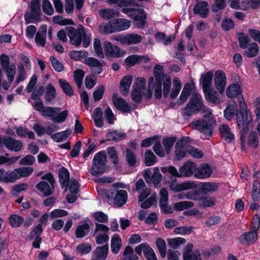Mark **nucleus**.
I'll use <instances>...</instances> for the list:
<instances>
[{
    "label": "nucleus",
    "mask_w": 260,
    "mask_h": 260,
    "mask_svg": "<svg viewBox=\"0 0 260 260\" xmlns=\"http://www.w3.org/2000/svg\"><path fill=\"white\" fill-rule=\"evenodd\" d=\"M153 171V173L150 180V183H152L154 187L157 188L162 180V175L159 172V169L157 167H154Z\"/></svg>",
    "instance_id": "nucleus-41"
},
{
    "label": "nucleus",
    "mask_w": 260,
    "mask_h": 260,
    "mask_svg": "<svg viewBox=\"0 0 260 260\" xmlns=\"http://www.w3.org/2000/svg\"><path fill=\"white\" fill-rule=\"evenodd\" d=\"M89 231L90 226L88 223L80 224L75 230L76 237L78 239L82 238L88 234Z\"/></svg>",
    "instance_id": "nucleus-36"
},
{
    "label": "nucleus",
    "mask_w": 260,
    "mask_h": 260,
    "mask_svg": "<svg viewBox=\"0 0 260 260\" xmlns=\"http://www.w3.org/2000/svg\"><path fill=\"white\" fill-rule=\"evenodd\" d=\"M160 170L161 172L164 174L168 173L173 177L180 178V175L179 174L180 171L179 170V171H178L177 169L173 166H170L168 167H162L161 168Z\"/></svg>",
    "instance_id": "nucleus-58"
},
{
    "label": "nucleus",
    "mask_w": 260,
    "mask_h": 260,
    "mask_svg": "<svg viewBox=\"0 0 260 260\" xmlns=\"http://www.w3.org/2000/svg\"><path fill=\"white\" fill-rule=\"evenodd\" d=\"M40 0H31L29 3L30 13H26L24 16L26 24L34 23L41 20L42 12Z\"/></svg>",
    "instance_id": "nucleus-6"
},
{
    "label": "nucleus",
    "mask_w": 260,
    "mask_h": 260,
    "mask_svg": "<svg viewBox=\"0 0 260 260\" xmlns=\"http://www.w3.org/2000/svg\"><path fill=\"white\" fill-rule=\"evenodd\" d=\"M0 61L2 68L6 74L8 82L10 84H12L16 75V69L15 64L14 63L10 64L9 56L4 53L1 55Z\"/></svg>",
    "instance_id": "nucleus-8"
},
{
    "label": "nucleus",
    "mask_w": 260,
    "mask_h": 260,
    "mask_svg": "<svg viewBox=\"0 0 260 260\" xmlns=\"http://www.w3.org/2000/svg\"><path fill=\"white\" fill-rule=\"evenodd\" d=\"M3 142L6 148L10 151L18 152L22 148V143L21 141L15 140L9 136L5 137Z\"/></svg>",
    "instance_id": "nucleus-17"
},
{
    "label": "nucleus",
    "mask_w": 260,
    "mask_h": 260,
    "mask_svg": "<svg viewBox=\"0 0 260 260\" xmlns=\"http://www.w3.org/2000/svg\"><path fill=\"white\" fill-rule=\"evenodd\" d=\"M88 52L86 51L72 50L69 53L71 59L75 60H81L88 55Z\"/></svg>",
    "instance_id": "nucleus-51"
},
{
    "label": "nucleus",
    "mask_w": 260,
    "mask_h": 260,
    "mask_svg": "<svg viewBox=\"0 0 260 260\" xmlns=\"http://www.w3.org/2000/svg\"><path fill=\"white\" fill-rule=\"evenodd\" d=\"M106 136L107 141L117 142L125 138L126 134L124 132L118 133L116 130L108 129Z\"/></svg>",
    "instance_id": "nucleus-30"
},
{
    "label": "nucleus",
    "mask_w": 260,
    "mask_h": 260,
    "mask_svg": "<svg viewBox=\"0 0 260 260\" xmlns=\"http://www.w3.org/2000/svg\"><path fill=\"white\" fill-rule=\"evenodd\" d=\"M86 87L88 89L92 88L96 83V78L93 73L87 75L85 79Z\"/></svg>",
    "instance_id": "nucleus-62"
},
{
    "label": "nucleus",
    "mask_w": 260,
    "mask_h": 260,
    "mask_svg": "<svg viewBox=\"0 0 260 260\" xmlns=\"http://www.w3.org/2000/svg\"><path fill=\"white\" fill-rule=\"evenodd\" d=\"M242 91L243 88L241 83H234L228 86L226 94L228 98H233L241 95Z\"/></svg>",
    "instance_id": "nucleus-23"
},
{
    "label": "nucleus",
    "mask_w": 260,
    "mask_h": 260,
    "mask_svg": "<svg viewBox=\"0 0 260 260\" xmlns=\"http://www.w3.org/2000/svg\"><path fill=\"white\" fill-rule=\"evenodd\" d=\"M80 184L78 180L75 178H72L69 186V189L71 194L67 196L66 200L70 204L74 203L77 200L76 194L80 190Z\"/></svg>",
    "instance_id": "nucleus-12"
},
{
    "label": "nucleus",
    "mask_w": 260,
    "mask_h": 260,
    "mask_svg": "<svg viewBox=\"0 0 260 260\" xmlns=\"http://www.w3.org/2000/svg\"><path fill=\"white\" fill-rule=\"evenodd\" d=\"M140 58L139 55H131L125 58L124 62L127 68H131L140 63Z\"/></svg>",
    "instance_id": "nucleus-52"
},
{
    "label": "nucleus",
    "mask_w": 260,
    "mask_h": 260,
    "mask_svg": "<svg viewBox=\"0 0 260 260\" xmlns=\"http://www.w3.org/2000/svg\"><path fill=\"white\" fill-rule=\"evenodd\" d=\"M72 129L68 128L66 131L53 134L51 136V139L56 143L61 142L66 140L72 134Z\"/></svg>",
    "instance_id": "nucleus-37"
},
{
    "label": "nucleus",
    "mask_w": 260,
    "mask_h": 260,
    "mask_svg": "<svg viewBox=\"0 0 260 260\" xmlns=\"http://www.w3.org/2000/svg\"><path fill=\"white\" fill-rule=\"evenodd\" d=\"M47 26L46 24H42L40 30L36 35L35 42L38 46L44 47L46 43V34Z\"/></svg>",
    "instance_id": "nucleus-24"
},
{
    "label": "nucleus",
    "mask_w": 260,
    "mask_h": 260,
    "mask_svg": "<svg viewBox=\"0 0 260 260\" xmlns=\"http://www.w3.org/2000/svg\"><path fill=\"white\" fill-rule=\"evenodd\" d=\"M208 6V3L206 1L197 3L193 9L194 14H199L203 18H207L209 13Z\"/></svg>",
    "instance_id": "nucleus-19"
},
{
    "label": "nucleus",
    "mask_w": 260,
    "mask_h": 260,
    "mask_svg": "<svg viewBox=\"0 0 260 260\" xmlns=\"http://www.w3.org/2000/svg\"><path fill=\"white\" fill-rule=\"evenodd\" d=\"M205 100L210 103L217 105L220 103V100L218 97L217 91L212 88L204 90Z\"/></svg>",
    "instance_id": "nucleus-26"
},
{
    "label": "nucleus",
    "mask_w": 260,
    "mask_h": 260,
    "mask_svg": "<svg viewBox=\"0 0 260 260\" xmlns=\"http://www.w3.org/2000/svg\"><path fill=\"white\" fill-rule=\"evenodd\" d=\"M157 161V158L151 150H147L144 154V163L146 167L154 165Z\"/></svg>",
    "instance_id": "nucleus-39"
},
{
    "label": "nucleus",
    "mask_w": 260,
    "mask_h": 260,
    "mask_svg": "<svg viewBox=\"0 0 260 260\" xmlns=\"http://www.w3.org/2000/svg\"><path fill=\"white\" fill-rule=\"evenodd\" d=\"M122 246V240L118 234H115L111 238V248L112 252L114 254H117Z\"/></svg>",
    "instance_id": "nucleus-32"
},
{
    "label": "nucleus",
    "mask_w": 260,
    "mask_h": 260,
    "mask_svg": "<svg viewBox=\"0 0 260 260\" xmlns=\"http://www.w3.org/2000/svg\"><path fill=\"white\" fill-rule=\"evenodd\" d=\"M106 157L104 151H101L96 153L92 160L93 165L90 171V174L95 176H100L104 174L106 171V163L103 158Z\"/></svg>",
    "instance_id": "nucleus-5"
},
{
    "label": "nucleus",
    "mask_w": 260,
    "mask_h": 260,
    "mask_svg": "<svg viewBox=\"0 0 260 260\" xmlns=\"http://www.w3.org/2000/svg\"><path fill=\"white\" fill-rule=\"evenodd\" d=\"M100 15L105 20H111L114 16H118L119 12L115 9H104L100 11Z\"/></svg>",
    "instance_id": "nucleus-43"
},
{
    "label": "nucleus",
    "mask_w": 260,
    "mask_h": 260,
    "mask_svg": "<svg viewBox=\"0 0 260 260\" xmlns=\"http://www.w3.org/2000/svg\"><path fill=\"white\" fill-rule=\"evenodd\" d=\"M85 72L81 69H77L74 72V81L79 88L81 87Z\"/></svg>",
    "instance_id": "nucleus-55"
},
{
    "label": "nucleus",
    "mask_w": 260,
    "mask_h": 260,
    "mask_svg": "<svg viewBox=\"0 0 260 260\" xmlns=\"http://www.w3.org/2000/svg\"><path fill=\"white\" fill-rule=\"evenodd\" d=\"M193 205L194 204L192 202L182 201L175 203L173 205V209L176 211H183L192 207Z\"/></svg>",
    "instance_id": "nucleus-50"
},
{
    "label": "nucleus",
    "mask_w": 260,
    "mask_h": 260,
    "mask_svg": "<svg viewBox=\"0 0 260 260\" xmlns=\"http://www.w3.org/2000/svg\"><path fill=\"white\" fill-rule=\"evenodd\" d=\"M239 243L244 246H249L256 242L258 239L257 233L251 230L241 235L238 238Z\"/></svg>",
    "instance_id": "nucleus-11"
},
{
    "label": "nucleus",
    "mask_w": 260,
    "mask_h": 260,
    "mask_svg": "<svg viewBox=\"0 0 260 260\" xmlns=\"http://www.w3.org/2000/svg\"><path fill=\"white\" fill-rule=\"evenodd\" d=\"M248 144L250 147L254 149L257 148L258 146V140L257 134L255 132L252 131L249 133Z\"/></svg>",
    "instance_id": "nucleus-57"
},
{
    "label": "nucleus",
    "mask_w": 260,
    "mask_h": 260,
    "mask_svg": "<svg viewBox=\"0 0 260 260\" xmlns=\"http://www.w3.org/2000/svg\"><path fill=\"white\" fill-rule=\"evenodd\" d=\"M127 199V193L126 191L124 190H116L114 199V203L118 207H121L126 203Z\"/></svg>",
    "instance_id": "nucleus-28"
},
{
    "label": "nucleus",
    "mask_w": 260,
    "mask_h": 260,
    "mask_svg": "<svg viewBox=\"0 0 260 260\" xmlns=\"http://www.w3.org/2000/svg\"><path fill=\"white\" fill-rule=\"evenodd\" d=\"M77 251L82 255L89 253L92 250L91 245L88 243L79 244L76 248Z\"/></svg>",
    "instance_id": "nucleus-60"
},
{
    "label": "nucleus",
    "mask_w": 260,
    "mask_h": 260,
    "mask_svg": "<svg viewBox=\"0 0 260 260\" xmlns=\"http://www.w3.org/2000/svg\"><path fill=\"white\" fill-rule=\"evenodd\" d=\"M112 102L114 107L122 112L129 113L132 111V107L126 101L122 98L116 97V94L112 96Z\"/></svg>",
    "instance_id": "nucleus-13"
},
{
    "label": "nucleus",
    "mask_w": 260,
    "mask_h": 260,
    "mask_svg": "<svg viewBox=\"0 0 260 260\" xmlns=\"http://www.w3.org/2000/svg\"><path fill=\"white\" fill-rule=\"evenodd\" d=\"M238 110L235 103L227 106L223 111L224 118L228 120H231L235 116L236 117Z\"/></svg>",
    "instance_id": "nucleus-31"
},
{
    "label": "nucleus",
    "mask_w": 260,
    "mask_h": 260,
    "mask_svg": "<svg viewBox=\"0 0 260 260\" xmlns=\"http://www.w3.org/2000/svg\"><path fill=\"white\" fill-rule=\"evenodd\" d=\"M108 251V244L96 247L92 252L91 260H105L107 257Z\"/></svg>",
    "instance_id": "nucleus-18"
},
{
    "label": "nucleus",
    "mask_w": 260,
    "mask_h": 260,
    "mask_svg": "<svg viewBox=\"0 0 260 260\" xmlns=\"http://www.w3.org/2000/svg\"><path fill=\"white\" fill-rule=\"evenodd\" d=\"M212 172V169L209 164H202L196 168L194 177L198 179H205L210 177Z\"/></svg>",
    "instance_id": "nucleus-15"
},
{
    "label": "nucleus",
    "mask_w": 260,
    "mask_h": 260,
    "mask_svg": "<svg viewBox=\"0 0 260 260\" xmlns=\"http://www.w3.org/2000/svg\"><path fill=\"white\" fill-rule=\"evenodd\" d=\"M45 93V100L46 103L51 102L56 96V90L52 83H49L46 86Z\"/></svg>",
    "instance_id": "nucleus-33"
},
{
    "label": "nucleus",
    "mask_w": 260,
    "mask_h": 260,
    "mask_svg": "<svg viewBox=\"0 0 260 260\" xmlns=\"http://www.w3.org/2000/svg\"><path fill=\"white\" fill-rule=\"evenodd\" d=\"M93 218L100 223H106L108 221V215L102 211H96L93 213Z\"/></svg>",
    "instance_id": "nucleus-63"
},
{
    "label": "nucleus",
    "mask_w": 260,
    "mask_h": 260,
    "mask_svg": "<svg viewBox=\"0 0 260 260\" xmlns=\"http://www.w3.org/2000/svg\"><path fill=\"white\" fill-rule=\"evenodd\" d=\"M36 188L43 193L45 197H49L52 194L54 189L47 182L44 180L41 181L36 184Z\"/></svg>",
    "instance_id": "nucleus-27"
},
{
    "label": "nucleus",
    "mask_w": 260,
    "mask_h": 260,
    "mask_svg": "<svg viewBox=\"0 0 260 260\" xmlns=\"http://www.w3.org/2000/svg\"><path fill=\"white\" fill-rule=\"evenodd\" d=\"M59 181L62 188L68 187L70 183V173L68 170L62 166L58 171Z\"/></svg>",
    "instance_id": "nucleus-20"
},
{
    "label": "nucleus",
    "mask_w": 260,
    "mask_h": 260,
    "mask_svg": "<svg viewBox=\"0 0 260 260\" xmlns=\"http://www.w3.org/2000/svg\"><path fill=\"white\" fill-rule=\"evenodd\" d=\"M23 222V218L17 214H13L9 217V223L12 228L19 227Z\"/></svg>",
    "instance_id": "nucleus-47"
},
{
    "label": "nucleus",
    "mask_w": 260,
    "mask_h": 260,
    "mask_svg": "<svg viewBox=\"0 0 260 260\" xmlns=\"http://www.w3.org/2000/svg\"><path fill=\"white\" fill-rule=\"evenodd\" d=\"M58 82L61 89L67 95L72 96L74 95V90L66 80L60 79Z\"/></svg>",
    "instance_id": "nucleus-42"
},
{
    "label": "nucleus",
    "mask_w": 260,
    "mask_h": 260,
    "mask_svg": "<svg viewBox=\"0 0 260 260\" xmlns=\"http://www.w3.org/2000/svg\"><path fill=\"white\" fill-rule=\"evenodd\" d=\"M133 81V77L131 76H126L122 78L120 82L119 89L121 93L126 95L129 91V88Z\"/></svg>",
    "instance_id": "nucleus-25"
},
{
    "label": "nucleus",
    "mask_w": 260,
    "mask_h": 260,
    "mask_svg": "<svg viewBox=\"0 0 260 260\" xmlns=\"http://www.w3.org/2000/svg\"><path fill=\"white\" fill-rule=\"evenodd\" d=\"M213 76V73L212 71L201 74L199 82L202 85L203 90L211 88Z\"/></svg>",
    "instance_id": "nucleus-21"
},
{
    "label": "nucleus",
    "mask_w": 260,
    "mask_h": 260,
    "mask_svg": "<svg viewBox=\"0 0 260 260\" xmlns=\"http://www.w3.org/2000/svg\"><path fill=\"white\" fill-rule=\"evenodd\" d=\"M201 191L204 194L210 192L217 191L219 188L218 185L215 182H205L198 185Z\"/></svg>",
    "instance_id": "nucleus-35"
},
{
    "label": "nucleus",
    "mask_w": 260,
    "mask_h": 260,
    "mask_svg": "<svg viewBox=\"0 0 260 260\" xmlns=\"http://www.w3.org/2000/svg\"><path fill=\"white\" fill-rule=\"evenodd\" d=\"M104 49L105 54L108 59L111 58H119L125 54L124 51L108 41L104 42Z\"/></svg>",
    "instance_id": "nucleus-10"
},
{
    "label": "nucleus",
    "mask_w": 260,
    "mask_h": 260,
    "mask_svg": "<svg viewBox=\"0 0 260 260\" xmlns=\"http://www.w3.org/2000/svg\"><path fill=\"white\" fill-rule=\"evenodd\" d=\"M226 76L224 72L217 70L214 75L215 86L220 93L223 92L226 85Z\"/></svg>",
    "instance_id": "nucleus-14"
},
{
    "label": "nucleus",
    "mask_w": 260,
    "mask_h": 260,
    "mask_svg": "<svg viewBox=\"0 0 260 260\" xmlns=\"http://www.w3.org/2000/svg\"><path fill=\"white\" fill-rule=\"evenodd\" d=\"M50 61L54 70L57 72H61L64 70L63 64L57 59L54 56L50 57Z\"/></svg>",
    "instance_id": "nucleus-64"
},
{
    "label": "nucleus",
    "mask_w": 260,
    "mask_h": 260,
    "mask_svg": "<svg viewBox=\"0 0 260 260\" xmlns=\"http://www.w3.org/2000/svg\"><path fill=\"white\" fill-rule=\"evenodd\" d=\"M131 3L127 7L122 8L121 12L133 19L137 28L143 29L147 24V14L143 9L138 8L140 5L136 2L131 1Z\"/></svg>",
    "instance_id": "nucleus-2"
},
{
    "label": "nucleus",
    "mask_w": 260,
    "mask_h": 260,
    "mask_svg": "<svg viewBox=\"0 0 260 260\" xmlns=\"http://www.w3.org/2000/svg\"><path fill=\"white\" fill-rule=\"evenodd\" d=\"M155 244L161 257L164 258L166 255L167 252V246L165 241L162 238L158 237L156 239Z\"/></svg>",
    "instance_id": "nucleus-48"
},
{
    "label": "nucleus",
    "mask_w": 260,
    "mask_h": 260,
    "mask_svg": "<svg viewBox=\"0 0 260 260\" xmlns=\"http://www.w3.org/2000/svg\"><path fill=\"white\" fill-rule=\"evenodd\" d=\"M167 241L168 245L171 248L173 249H176L180 245L185 244L186 243V240L181 237L168 239Z\"/></svg>",
    "instance_id": "nucleus-56"
},
{
    "label": "nucleus",
    "mask_w": 260,
    "mask_h": 260,
    "mask_svg": "<svg viewBox=\"0 0 260 260\" xmlns=\"http://www.w3.org/2000/svg\"><path fill=\"white\" fill-rule=\"evenodd\" d=\"M251 197L254 202L260 201V182L257 180H254L253 182Z\"/></svg>",
    "instance_id": "nucleus-46"
},
{
    "label": "nucleus",
    "mask_w": 260,
    "mask_h": 260,
    "mask_svg": "<svg viewBox=\"0 0 260 260\" xmlns=\"http://www.w3.org/2000/svg\"><path fill=\"white\" fill-rule=\"evenodd\" d=\"M15 169L13 171L4 170L5 175L3 178V182L4 183H14L18 179L17 172Z\"/></svg>",
    "instance_id": "nucleus-45"
},
{
    "label": "nucleus",
    "mask_w": 260,
    "mask_h": 260,
    "mask_svg": "<svg viewBox=\"0 0 260 260\" xmlns=\"http://www.w3.org/2000/svg\"><path fill=\"white\" fill-rule=\"evenodd\" d=\"M176 137H166L163 138L162 143L164 146L166 153L169 154L170 153L171 148L176 141Z\"/></svg>",
    "instance_id": "nucleus-44"
},
{
    "label": "nucleus",
    "mask_w": 260,
    "mask_h": 260,
    "mask_svg": "<svg viewBox=\"0 0 260 260\" xmlns=\"http://www.w3.org/2000/svg\"><path fill=\"white\" fill-rule=\"evenodd\" d=\"M131 24V21L124 18L112 19L105 24L99 26V31L101 34L107 35L115 32L127 29Z\"/></svg>",
    "instance_id": "nucleus-3"
},
{
    "label": "nucleus",
    "mask_w": 260,
    "mask_h": 260,
    "mask_svg": "<svg viewBox=\"0 0 260 260\" xmlns=\"http://www.w3.org/2000/svg\"><path fill=\"white\" fill-rule=\"evenodd\" d=\"M107 153L109 158L111 161L114 165L115 168L118 169L117 165L119 163V158L117 151L114 146H110L107 148Z\"/></svg>",
    "instance_id": "nucleus-34"
},
{
    "label": "nucleus",
    "mask_w": 260,
    "mask_h": 260,
    "mask_svg": "<svg viewBox=\"0 0 260 260\" xmlns=\"http://www.w3.org/2000/svg\"><path fill=\"white\" fill-rule=\"evenodd\" d=\"M215 121L213 119L208 117L202 120L194 121L191 122L193 128L204 134L206 136L211 137L213 135V124Z\"/></svg>",
    "instance_id": "nucleus-7"
},
{
    "label": "nucleus",
    "mask_w": 260,
    "mask_h": 260,
    "mask_svg": "<svg viewBox=\"0 0 260 260\" xmlns=\"http://www.w3.org/2000/svg\"><path fill=\"white\" fill-rule=\"evenodd\" d=\"M61 110V109L59 107H51L49 106H46L42 111L41 115L43 117H53L54 115L58 114Z\"/></svg>",
    "instance_id": "nucleus-49"
},
{
    "label": "nucleus",
    "mask_w": 260,
    "mask_h": 260,
    "mask_svg": "<svg viewBox=\"0 0 260 260\" xmlns=\"http://www.w3.org/2000/svg\"><path fill=\"white\" fill-rule=\"evenodd\" d=\"M226 6V0H214V3L211 6V11L214 13H217L223 10Z\"/></svg>",
    "instance_id": "nucleus-53"
},
{
    "label": "nucleus",
    "mask_w": 260,
    "mask_h": 260,
    "mask_svg": "<svg viewBox=\"0 0 260 260\" xmlns=\"http://www.w3.org/2000/svg\"><path fill=\"white\" fill-rule=\"evenodd\" d=\"M66 28L68 31V36L71 44L76 47L80 46L82 42L84 27L80 24L77 29L72 26H67Z\"/></svg>",
    "instance_id": "nucleus-9"
},
{
    "label": "nucleus",
    "mask_w": 260,
    "mask_h": 260,
    "mask_svg": "<svg viewBox=\"0 0 260 260\" xmlns=\"http://www.w3.org/2000/svg\"><path fill=\"white\" fill-rule=\"evenodd\" d=\"M216 204V199L214 197H203L198 203L199 207L206 208L212 207Z\"/></svg>",
    "instance_id": "nucleus-40"
},
{
    "label": "nucleus",
    "mask_w": 260,
    "mask_h": 260,
    "mask_svg": "<svg viewBox=\"0 0 260 260\" xmlns=\"http://www.w3.org/2000/svg\"><path fill=\"white\" fill-rule=\"evenodd\" d=\"M197 165L192 161H187L179 168L180 177H190L195 173Z\"/></svg>",
    "instance_id": "nucleus-16"
},
{
    "label": "nucleus",
    "mask_w": 260,
    "mask_h": 260,
    "mask_svg": "<svg viewBox=\"0 0 260 260\" xmlns=\"http://www.w3.org/2000/svg\"><path fill=\"white\" fill-rule=\"evenodd\" d=\"M125 160L128 166L135 167L137 166V156L135 153L129 148L125 149Z\"/></svg>",
    "instance_id": "nucleus-38"
},
{
    "label": "nucleus",
    "mask_w": 260,
    "mask_h": 260,
    "mask_svg": "<svg viewBox=\"0 0 260 260\" xmlns=\"http://www.w3.org/2000/svg\"><path fill=\"white\" fill-rule=\"evenodd\" d=\"M238 41L239 46L242 49L246 48L249 45L250 39L244 32H240L238 34Z\"/></svg>",
    "instance_id": "nucleus-59"
},
{
    "label": "nucleus",
    "mask_w": 260,
    "mask_h": 260,
    "mask_svg": "<svg viewBox=\"0 0 260 260\" xmlns=\"http://www.w3.org/2000/svg\"><path fill=\"white\" fill-rule=\"evenodd\" d=\"M239 109L236 114V121L240 133V145L242 148L245 145L246 135L253 128L252 112L248 110L243 98L239 100Z\"/></svg>",
    "instance_id": "nucleus-1"
},
{
    "label": "nucleus",
    "mask_w": 260,
    "mask_h": 260,
    "mask_svg": "<svg viewBox=\"0 0 260 260\" xmlns=\"http://www.w3.org/2000/svg\"><path fill=\"white\" fill-rule=\"evenodd\" d=\"M204 107L201 96L199 93H194L183 110V115L191 116L199 113Z\"/></svg>",
    "instance_id": "nucleus-4"
},
{
    "label": "nucleus",
    "mask_w": 260,
    "mask_h": 260,
    "mask_svg": "<svg viewBox=\"0 0 260 260\" xmlns=\"http://www.w3.org/2000/svg\"><path fill=\"white\" fill-rule=\"evenodd\" d=\"M16 172H17L18 179L24 177H28L30 176L32 172L33 168L29 167L20 168L15 169Z\"/></svg>",
    "instance_id": "nucleus-54"
},
{
    "label": "nucleus",
    "mask_w": 260,
    "mask_h": 260,
    "mask_svg": "<svg viewBox=\"0 0 260 260\" xmlns=\"http://www.w3.org/2000/svg\"><path fill=\"white\" fill-rule=\"evenodd\" d=\"M193 90L191 85L187 83H186L183 88L181 93L179 96V100L177 101L178 105H182L187 100L190 95L192 90Z\"/></svg>",
    "instance_id": "nucleus-29"
},
{
    "label": "nucleus",
    "mask_w": 260,
    "mask_h": 260,
    "mask_svg": "<svg viewBox=\"0 0 260 260\" xmlns=\"http://www.w3.org/2000/svg\"><path fill=\"white\" fill-rule=\"evenodd\" d=\"M42 10L45 14L49 16L53 15L54 12L52 5L49 0L43 1Z\"/></svg>",
    "instance_id": "nucleus-61"
},
{
    "label": "nucleus",
    "mask_w": 260,
    "mask_h": 260,
    "mask_svg": "<svg viewBox=\"0 0 260 260\" xmlns=\"http://www.w3.org/2000/svg\"><path fill=\"white\" fill-rule=\"evenodd\" d=\"M193 248V244L188 243L184 248L185 252L183 254L184 260H201V253L199 250L194 253L190 254Z\"/></svg>",
    "instance_id": "nucleus-22"
}]
</instances>
